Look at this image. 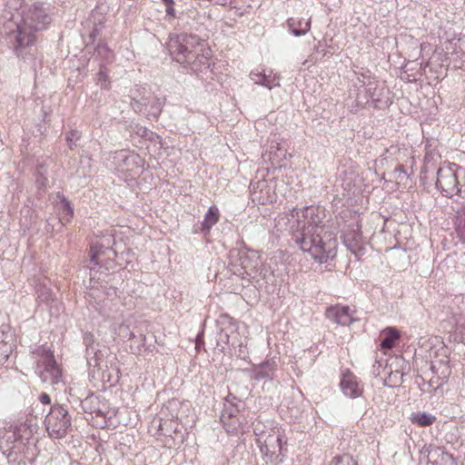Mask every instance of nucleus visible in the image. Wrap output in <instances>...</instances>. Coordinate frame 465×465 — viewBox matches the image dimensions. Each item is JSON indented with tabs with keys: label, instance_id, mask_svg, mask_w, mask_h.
Masks as SVG:
<instances>
[{
	"label": "nucleus",
	"instance_id": "nucleus-1",
	"mask_svg": "<svg viewBox=\"0 0 465 465\" xmlns=\"http://www.w3.org/2000/svg\"><path fill=\"white\" fill-rule=\"evenodd\" d=\"M292 216H296V229L292 240L304 252L319 263H324L336 256L337 239L325 230L324 210L319 206H306L302 210L293 209Z\"/></svg>",
	"mask_w": 465,
	"mask_h": 465
},
{
	"label": "nucleus",
	"instance_id": "nucleus-2",
	"mask_svg": "<svg viewBox=\"0 0 465 465\" xmlns=\"http://www.w3.org/2000/svg\"><path fill=\"white\" fill-rule=\"evenodd\" d=\"M52 18L41 4H35L25 15L23 22L10 35L15 40L14 49L19 56L22 49L30 46L35 41V32L47 28Z\"/></svg>",
	"mask_w": 465,
	"mask_h": 465
},
{
	"label": "nucleus",
	"instance_id": "nucleus-3",
	"mask_svg": "<svg viewBox=\"0 0 465 465\" xmlns=\"http://www.w3.org/2000/svg\"><path fill=\"white\" fill-rule=\"evenodd\" d=\"M257 436L256 443L260 447L261 453L266 465H279L283 461L282 454L283 436L279 429H269L268 430L258 432L254 429Z\"/></svg>",
	"mask_w": 465,
	"mask_h": 465
},
{
	"label": "nucleus",
	"instance_id": "nucleus-4",
	"mask_svg": "<svg viewBox=\"0 0 465 465\" xmlns=\"http://www.w3.org/2000/svg\"><path fill=\"white\" fill-rule=\"evenodd\" d=\"M201 45V39L195 35L180 34L171 35L167 49L170 55L179 64H194L196 48Z\"/></svg>",
	"mask_w": 465,
	"mask_h": 465
},
{
	"label": "nucleus",
	"instance_id": "nucleus-5",
	"mask_svg": "<svg viewBox=\"0 0 465 465\" xmlns=\"http://www.w3.org/2000/svg\"><path fill=\"white\" fill-rule=\"evenodd\" d=\"M460 173H464V171L456 163L439 167L435 184L443 196L465 195V185H461L459 180Z\"/></svg>",
	"mask_w": 465,
	"mask_h": 465
},
{
	"label": "nucleus",
	"instance_id": "nucleus-6",
	"mask_svg": "<svg viewBox=\"0 0 465 465\" xmlns=\"http://www.w3.org/2000/svg\"><path fill=\"white\" fill-rule=\"evenodd\" d=\"M71 416L63 405H52L45 420V429L50 437L63 439L71 427Z\"/></svg>",
	"mask_w": 465,
	"mask_h": 465
},
{
	"label": "nucleus",
	"instance_id": "nucleus-7",
	"mask_svg": "<svg viewBox=\"0 0 465 465\" xmlns=\"http://www.w3.org/2000/svg\"><path fill=\"white\" fill-rule=\"evenodd\" d=\"M130 104L136 113L145 115L152 121L158 119L163 108L161 99L145 88H143V94L131 98Z\"/></svg>",
	"mask_w": 465,
	"mask_h": 465
},
{
	"label": "nucleus",
	"instance_id": "nucleus-8",
	"mask_svg": "<svg viewBox=\"0 0 465 465\" xmlns=\"http://www.w3.org/2000/svg\"><path fill=\"white\" fill-rule=\"evenodd\" d=\"M231 264L235 267L234 273L243 279L254 278L260 262L255 253L248 254L245 251L233 249L230 252Z\"/></svg>",
	"mask_w": 465,
	"mask_h": 465
},
{
	"label": "nucleus",
	"instance_id": "nucleus-9",
	"mask_svg": "<svg viewBox=\"0 0 465 465\" xmlns=\"http://www.w3.org/2000/svg\"><path fill=\"white\" fill-rule=\"evenodd\" d=\"M35 373L44 383L56 385L62 381V371L52 353H45L37 361Z\"/></svg>",
	"mask_w": 465,
	"mask_h": 465
},
{
	"label": "nucleus",
	"instance_id": "nucleus-10",
	"mask_svg": "<svg viewBox=\"0 0 465 465\" xmlns=\"http://www.w3.org/2000/svg\"><path fill=\"white\" fill-rule=\"evenodd\" d=\"M84 341L86 343V360L87 363L90 367H97L100 370H103L104 367L107 368V361H104V358L108 354V349L104 347L103 349H98L90 342L93 341V335L88 334L84 337Z\"/></svg>",
	"mask_w": 465,
	"mask_h": 465
},
{
	"label": "nucleus",
	"instance_id": "nucleus-11",
	"mask_svg": "<svg viewBox=\"0 0 465 465\" xmlns=\"http://www.w3.org/2000/svg\"><path fill=\"white\" fill-rule=\"evenodd\" d=\"M180 25L189 29L199 31L206 21L205 14H201L195 7L189 6L177 15Z\"/></svg>",
	"mask_w": 465,
	"mask_h": 465
},
{
	"label": "nucleus",
	"instance_id": "nucleus-12",
	"mask_svg": "<svg viewBox=\"0 0 465 465\" xmlns=\"http://www.w3.org/2000/svg\"><path fill=\"white\" fill-rule=\"evenodd\" d=\"M355 311L347 305H335L326 310V317L341 326H349L357 321L354 317Z\"/></svg>",
	"mask_w": 465,
	"mask_h": 465
},
{
	"label": "nucleus",
	"instance_id": "nucleus-13",
	"mask_svg": "<svg viewBox=\"0 0 465 465\" xmlns=\"http://www.w3.org/2000/svg\"><path fill=\"white\" fill-rule=\"evenodd\" d=\"M218 322L221 327L217 334V347H219L221 351H224L232 334L238 329V324L228 315H222Z\"/></svg>",
	"mask_w": 465,
	"mask_h": 465
},
{
	"label": "nucleus",
	"instance_id": "nucleus-14",
	"mask_svg": "<svg viewBox=\"0 0 465 465\" xmlns=\"http://www.w3.org/2000/svg\"><path fill=\"white\" fill-rule=\"evenodd\" d=\"M340 387L343 394L351 399L361 396L363 392V388L360 384L358 378L349 371L342 374L340 381Z\"/></svg>",
	"mask_w": 465,
	"mask_h": 465
},
{
	"label": "nucleus",
	"instance_id": "nucleus-15",
	"mask_svg": "<svg viewBox=\"0 0 465 465\" xmlns=\"http://www.w3.org/2000/svg\"><path fill=\"white\" fill-rule=\"evenodd\" d=\"M343 242L348 250L357 256L362 255L365 252L362 234L359 228L346 231L343 234Z\"/></svg>",
	"mask_w": 465,
	"mask_h": 465
},
{
	"label": "nucleus",
	"instance_id": "nucleus-16",
	"mask_svg": "<svg viewBox=\"0 0 465 465\" xmlns=\"http://www.w3.org/2000/svg\"><path fill=\"white\" fill-rule=\"evenodd\" d=\"M279 360L272 358L255 366L252 370V378L255 381L273 380L275 371L278 369Z\"/></svg>",
	"mask_w": 465,
	"mask_h": 465
},
{
	"label": "nucleus",
	"instance_id": "nucleus-17",
	"mask_svg": "<svg viewBox=\"0 0 465 465\" xmlns=\"http://www.w3.org/2000/svg\"><path fill=\"white\" fill-rule=\"evenodd\" d=\"M113 161L117 169L123 172H128L133 170L132 165L138 166L140 157L138 154L129 153L128 152L122 150L114 153Z\"/></svg>",
	"mask_w": 465,
	"mask_h": 465
},
{
	"label": "nucleus",
	"instance_id": "nucleus-18",
	"mask_svg": "<svg viewBox=\"0 0 465 465\" xmlns=\"http://www.w3.org/2000/svg\"><path fill=\"white\" fill-rule=\"evenodd\" d=\"M430 371L432 374L436 375L437 379H439V382L436 385V388H440L443 384L447 382L451 373L449 360L447 358H444L431 361Z\"/></svg>",
	"mask_w": 465,
	"mask_h": 465
},
{
	"label": "nucleus",
	"instance_id": "nucleus-19",
	"mask_svg": "<svg viewBox=\"0 0 465 465\" xmlns=\"http://www.w3.org/2000/svg\"><path fill=\"white\" fill-rule=\"evenodd\" d=\"M367 94L371 99L375 107H382L388 105V99H386L387 91L384 84H379L374 82L368 83Z\"/></svg>",
	"mask_w": 465,
	"mask_h": 465
},
{
	"label": "nucleus",
	"instance_id": "nucleus-20",
	"mask_svg": "<svg viewBox=\"0 0 465 465\" xmlns=\"http://www.w3.org/2000/svg\"><path fill=\"white\" fill-rule=\"evenodd\" d=\"M221 422L229 434H236L242 429V420L240 415H234L230 413H221Z\"/></svg>",
	"mask_w": 465,
	"mask_h": 465
},
{
	"label": "nucleus",
	"instance_id": "nucleus-21",
	"mask_svg": "<svg viewBox=\"0 0 465 465\" xmlns=\"http://www.w3.org/2000/svg\"><path fill=\"white\" fill-rule=\"evenodd\" d=\"M13 339L9 332L0 329V365L7 361L13 351Z\"/></svg>",
	"mask_w": 465,
	"mask_h": 465
},
{
	"label": "nucleus",
	"instance_id": "nucleus-22",
	"mask_svg": "<svg viewBox=\"0 0 465 465\" xmlns=\"http://www.w3.org/2000/svg\"><path fill=\"white\" fill-rule=\"evenodd\" d=\"M251 79L256 84L262 86L267 87L268 89H272L275 86L280 85V79L277 76L266 75L262 72H251L250 74Z\"/></svg>",
	"mask_w": 465,
	"mask_h": 465
},
{
	"label": "nucleus",
	"instance_id": "nucleus-23",
	"mask_svg": "<svg viewBox=\"0 0 465 465\" xmlns=\"http://www.w3.org/2000/svg\"><path fill=\"white\" fill-rule=\"evenodd\" d=\"M219 209L215 205L209 207L208 211L204 214L203 221L201 223V232H209L212 227L219 222Z\"/></svg>",
	"mask_w": 465,
	"mask_h": 465
},
{
	"label": "nucleus",
	"instance_id": "nucleus-24",
	"mask_svg": "<svg viewBox=\"0 0 465 465\" xmlns=\"http://www.w3.org/2000/svg\"><path fill=\"white\" fill-rule=\"evenodd\" d=\"M290 31L295 36H302L307 34L311 28V20L290 18L287 21Z\"/></svg>",
	"mask_w": 465,
	"mask_h": 465
},
{
	"label": "nucleus",
	"instance_id": "nucleus-25",
	"mask_svg": "<svg viewBox=\"0 0 465 465\" xmlns=\"http://www.w3.org/2000/svg\"><path fill=\"white\" fill-rule=\"evenodd\" d=\"M112 252L116 255V252L112 247H104L103 244H94L90 250L91 262L94 265H99L102 262V257Z\"/></svg>",
	"mask_w": 465,
	"mask_h": 465
},
{
	"label": "nucleus",
	"instance_id": "nucleus-26",
	"mask_svg": "<svg viewBox=\"0 0 465 465\" xmlns=\"http://www.w3.org/2000/svg\"><path fill=\"white\" fill-rule=\"evenodd\" d=\"M58 197L60 198V202L57 205L58 211L61 213L60 222L68 223L74 216V208L64 195H58Z\"/></svg>",
	"mask_w": 465,
	"mask_h": 465
},
{
	"label": "nucleus",
	"instance_id": "nucleus-27",
	"mask_svg": "<svg viewBox=\"0 0 465 465\" xmlns=\"http://www.w3.org/2000/svg\"><path fill=\"white\" fill-rule=\"evenodd\" d=\"M400 338V333L394 328H388L385 331V336L381 341V347L382 349H391L396 341Z\"/></svg>",
	"mask_w": 465,
	"mask_h": 465
},
{
	"label": "nucleus",
	"instance_id": "nucleus-28",
	"mask_svg": "<svg viewBox=\"0 0 465 465\" xmlns=\"http://www.w3.org/2000/svg\"><path fill=\"white\" fill-rule=\"evenodd\" d=\"M411 421L421 427L431 425L435 420L436 417L427 412H416L411 416Z\"/></svg>",
	"mask_w": 465,
	"mask_h": 465
},
{
	"label": "nucleus",
	"instance_id": "nucleus-29",
	"mask_svg": "<svg viewBox=\"0 0 465 465\" xmlns=\"http://www.w3.org/2000/svg\"><path fill=\"white\" fill-rule=\"evenodd\" d=\"M95 54L104 62H111L114 57L113 52L105 43H99L95 48Z\"/></svg>",
	"mask_w": 465,
	"mask_h": 465
},
{
	"label": "nucleus",
	"instance_id": "nucleus-30",
	"mask_svg": "<svg viewBox=\"0 0 465 465\" xmlns=\"http://www.w3.org/2000/svg\"><path fill=\"white\" fill-rule=\"evenodd\" d=\"M452 210L455 213V224L465 223V201L456 203L455 206H452Z\"/></svg>",
	"mask_w": 465,
	"mask_h": 465
},
{
	"label": "nucleus",
	"instance_id": "nucleus-31",
	"mask_svg": "<svg viewBox=\"0 0 465 465\" xmlns=\"http://www.w3.org/2000/svg\"><path fill=\"white\" fill-rule=\"evenodd\" d=\"M330 465H358L350 454H343L333 458Z\"/></svg>",
	"mask_w": 465,
	"mask_h": 465
},
{
	"label": "nucleus",
	"instance_id": "nucleus-32",
	"mask_svg": "<svg viewBox=\"0 0 465 465\" xmlns=\"http://www.w3.org/2000/svg\"><path fill=\"white\" fill-rule=\"evenodd\" d=\"M81 138V133L75 129L71 130L69 133L65 135V141L68 145V147L71 150H74L77 146V142Z\"/></svg>",
	"mask_w": 465,
	"mask_h": 465
},
{
	"label": "nucleus",
	"instance_id": "nucleus-33",
	"mask_svg": "<svg viewBox=\"0 0 465 465\" xmlns=\"http://www.w3.org/2000/svg\"><path fill=\"white\" fill-rule=\"evenodd\" d=\"M97 83L103 89H109L110 87L109 76L104 65L100 66V70L97 74Z\"/></svg>",
	"mask_w": 465,
	"mask_h": 465
},
{
	"label": "nucleus",
	"instance_id": "nucleus-34",
	"mask_svg": "<svg viewBox=\"0 0 465 465\" xmlns=\"http://www.w3.org/2000/svg\"><path fill=\"white\" fill-rule=\"evenodd\" d=\"M140 337L143 341L142 343L136 344L135 342H134V343H131V345H130V349H131L132 352L134 354H141L143 351H145L148 350V347L145 344V341H146L145 335L141 334Z\"/></svg>",
	"mask_w": 465,
	"mask_h": 465
},
{
	"label": "nucleus",
	"instance_id": "nucleus-35",
	"mask_svg": "<svg viewBox=\"0 0 465 465\" xmlns=\"http://www.w3.org/2000/svg\"><path fill=\"white\" fill-rule=\"evenodd\" d=\"M242 345V337L240 335L238 329H236L234 331V332L232 334L231 338L229 339V342H228V344H226V346L236 348V347H241Z\"/></svg>",
	"mask_w": 465,
	"mask_h": 465
},
{
	"label": "nucleus",
	"instance_id": "nucleus-36",
	"mask_svg": "<svg viewBox=\"0 0 465 465\" xmlns=\"http://www.w3.org/2000/svg\"><path fill=\"white\" fill-rule=\"evenodd\" d=\"M225 412L230 413V414H234V415H240L239 414L240 410H239L238 406L232 403L228 400H226V402L224 403V407L222 411V413H225Z\"/></svg>",
	"mask_w": 465,
	"mask_h": 465
},
{
	"label": "nucleus",
	"instance_id": "nucleus-37",
	"mask_svg": "<svg viewBox=\"0 0 465 465\" xmlns=\"http://www.w3.org/2000/svg\"><path fill=\"white\" fill-rule=\"evenodd\" d=\"M437 451H440V455H441V461H442L445 465H457V460H456V459L453 457V455H452V454H450V453L444 452V451H442L440 449H439Z\"/></svg>",
	"mask_w": 465,
	"mask_h": 465
},
{
	"label": "nucleus",
	"instance_id": "nucleus-38",
	"mask_svg": "<svg viewBox=\"0 0 465 465\" xmlns=\"http://www.w3.org/2000/svg\"><path fill=\"white\" fill-rule=\"evenodd\" d=\"M198 48L199 47L196 48L195 56L193 58V60H195V63L193 64L196 65L197 61H199V63L201 64H203L204 66L209 67L210 66V63H209L208 56H206L204 54H202L200 55V54L198 53Z\"/></svg>",
	"mask_w": 465,
	"mask_h": 465
},
{
	"label": "nucleus",
	"instance_id": "nucleus-39",
	"mask_svg": "<svg viewBox=\"0 0 465 465\" xmlns=\"http://www.w3.org/2000/svg\"><path fill=\"white\" fill-rule=\"evenodd\" d=\"M455 230L460 240L465 243V223L455 224Z\"/></svg>",
	"mask_w": 465,
	"mask_h": 465
},
{
	"label": "nucleus",
	"instance_id": "nucleus-40",
	"mask_svg": "<svg viewBox=\"0 0 465 465\" xmlns=\"http://www.w3.org/2000/svg\"><path fill=\"white\" fill-rule=\"evenodd\" d=\"M39 401H40L41 403H43L45 405H49L51 403V398L45 392H43V393L40 394Z\"/></svg>",
	"mask_w": 465,
	"mask_h": 465
},
{
	"label": "nucleus",
	"instance_id": "nucleus-41",
	"mask_svg": "<svg viewBox=\"0 0 465 465\" xmlns=\"http://www.w3.org/2000/svg\"><path fill=\"white\" fill-rule=\"evenodd\" d=\"M166 5V14L170 16H176V11L173 7V5Z\"/></svg>",
	"mask_w": 465,
	"mask_h": 465
},
{
	"label": "nucleus",
	"instance_id": "nucleus-42",
	"mask_svg": "<svg viewBox=\"0 0 465 465\" xmlns=\"http://www.w3.org/2000/svg\"><path fill=\"white\" fill-rule=\"evenodd\" d=\"M439 382V379H437L436 375H434L433 377L430 378V381H429V385L430 387L433 388V390H437L438 388H436V385L438 384Z\"/></svg>",
	"mask_w": 465,
	"mask_h": 465
},
{
	"label": "nucleus",
	"instance_id": "nucleus-43",
	"mask_svg": "<svg viewBox=\"0 0 465 465\" xmlns=\"http://www.w3.org/2000/svg\"><path fill=\"white\" fill-rule=\"evenodd\" d=\"M126 334L124 335V337H126L128 340H133L135 335L133 331H129V330H126Z\"/></svg>",
	"mask_w": 465,
	"mask_h": 465
},
{
	"label": "nucleus",
	"instance_id": "nucleus-44",
	"mask_svg": "<svg viewBox=\"0 0 465 465\" xmlns=\"http://www.w3.org/2000/svg\"><path fill=\"white\" fill-rule=\"evenodd\" d=\"M200 339H201V335L199 334V335L197 336V341H196V349H197L198 347H201V344H200Z\"/></svg>",
	"mask_w": 465,
	"mask_h": 465
},
{
	"label": "nucleus",
	"instance_id": "nucleus-45",
	"mask_svg": "<svg viewBox=\"0 0 465 465\" xmlns=\"http://www.w3.org/2000/svg\"><path fill=\"white\" fill-rule=\"evenodd\" d=\"M165 5H173V0H163Z\"/></svg>",
	"mask_w": 465,
	"mask_h": 465
},
{
	"label": "nucleus",
	"instance_id": "nucleus-46",
	"mask_svg": "<svg viewBox=\"0 0 465 465\" xmlns=\"http://www.w3.org/2000/svg\"><path fill=\"white\" fill-rule=\"evenodd\" d=\"M421 54V47L420 48V50L418 51V56L416 57L414 54L411 55L412 57H414L415 59H417Z\"/></svg>",
	"mask_w": 465,
	"mask_h": 465
},
{
	"label": "nucleus",
	"instance_id": "nucleus-47",
	"mask_svg": "<svg viewBox=\"0 0 465 465\" xmlns=\"http://www.w3.org/2000/svg\"><path fill=\"white\" fill-rule=\"evenodd\" d=\"M95 32H96V30H94V31L90 34V37H91V38H93V39L94 38V36H95Z\"/></svg>",
	"mask_w": 465,
	"mask_h": 465
},
{
	"label": "nucleus",
	"instance_id": "nucleus-48",
	"mask_svg": "<svg viewBox=\"0 0 465 465\" xmlns=\"http://www.w3.org/2000/svg\"><path fill=\"white\" fill-rule=\"evenodd\" d=\"M146 134H147V130H143L141 133V135L144 137V136H146Z\"/></svg>",
	"mask_w": 465,
	"mask_h": 465
},
{
	"label": "nucleus",
	"instance_id": "nucleus-49",
	"mask_svg": "<svg viewBox=\"0 0 465 465\" xmlns=\"http://www.w3.org/2000/svg\"><path fill=\"white\" fill-rule=\"evenodd\" d=\"M402 377H403V374L401 373V376H400L401 382H402Z\"/></svg>",
	"mask_w": 465,
	"mask_h": 465
},
{
	"label": "nucleus",
	"instance_id": "nucleus-50",
	"mask_svg": "<svg viewBox=\"0 0 465 465\" xmlns=\"http://www.w3.org/2000/svg\"><path fill=\"white\" fill-rule=\"evenodd\" d=\"M464 325H465V323L460 324V325H459V328H461V327H463Z\"/></svg>",
	"mask_w": 465,
	"mask_h": 465
}]
</instances>
